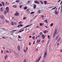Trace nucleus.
I'll use <instances>...</instances> for the list:
<instances>
[{
	"label": "nucleus",
	"mask_w": 62,
	"mask_h": 62,
	"mask_svg": "<svg viewBox=\"0 0 62 62\" xmlns=\"http://www.w3.org/2000/svg\"><path fill=\"white\" fill-rule=\"evenodd\" d=\"M47 53L46 52V51L43 56L44 59H45L46 58V57L47 56Z\"/></svg>",
	"instance_id": "1"
},
{
	"label": "nucleus",
	"mask_w": 62,
	"mask_h": 62,
	"mask_svg": "<svg viewBox=\"0 0 62 62\" xmlns=\"http://www.w3.org/2000/svg\"><path fill=\"white\" fill-rule=\"evenodd\" d=\"M6 9L7 11V12L8 13L9 12V8L8 7H7L6 8Z\"/></svg>",
	"instance_id": "2"
},
{
	"label": "nucleus",
	"mask_w": 62,
	"mask_h": 62,
	"mask_svg": "<svg viewBox=\"0 0 62 62\" xmlns=\"http://www.w3.org/2000/svg\"><path fill=\"white\" fill-rule=\"evenodd\" d=\"M41 56H40L39 58L37 59V61L36 62H39V61L40 60V59H41Z\"/></svg>",
	"instance_id": "3"
},
{
	"label": "nucleus",
	"mask_w": 62,
	"mask_h": 62,
	"mask_svg": "<svg viewBox=\"0 0 62 62\" xmlns=\"http://www.w3.org/2000/svg\"><path fill=\"white\" fill-rule=\"evenodd\" d=\"M34 2L35 3H36V4H39V2L38 1H34Z\"/></svg>",
	"instance_id": "4"
},
{
	"label": "nucleus",
	"mask_w": 62,
	"mask_h": 62,
	"mask_svg": "<svg viewBox=\"0 0 62 62\" xmlns=\"http://www.w3.org/2000/svg\"><path fill=\"white\" fill-rule=\"evenodd\" d=\"M0 10L1 11H4V8L3 7H2L0 8Z\"/></svg>",
	"instance_id": "5"
},
{
	"label": "nucleus",
	"mask_w": 62,
	"mask_h": 62,
	"mask_svg": "<svg viewBox=\"0 0 62 62\" xmlns=\"http://www.w3.org/2000/svg\"><path fill=\"white\" fill-rule=\"evenodd\" d=\"M19 13H16L15 14V16H19Z\"/></svg>",
	"instance_id": "6"
},
{
	"label": "nucleus",
	"mask_w": 62,
	"mask_h": 62,
	"mask_svg": "<svg viewBox=\"0 0 62 62\" xmlns=\"http://www.w3.org/2000/svg\"><path fill=\"white\" fill-rule=\"evenodd\" d=\"M42 39H43L45 38V36L44 35H43L42 36Z\"/></svg>",
	"instance_id": "7"
},
{
	"label": "nucleus",
	"mask_w": 62,
	"mask_h": 62,
	"mask_svg": "<svg viewBox=\"0 0 62 62\" xmlns=\"http://www.w3.org/2000/svg\"><path fill=\"white\" fill-rule=\"evenodd\" d=\"M17 49H18V50H19V51H20V46H17Z\"/></svg>",
	"instance_id": "8"
},
{
	"label": "nucleus",
	"mask_w": 62,
	"mask_h": 62,
	"mask_svg": "<svg viewBox=\"0 0 62 62\" xmlns=\"http://www.w3.org/2000/svg\"><path fill=\"white\" fill-rule=\"evenodd\" d=\"M54 34H56V33H57V30H55V31H54Z\"/></svg>",
	"instance_id": "9"
},
{
	"label": "nucleus",
	"mask_w": 62,
	"mask_h": 62,
	"mask_svg": "<svg viewBox=\"0 0 62 62\" xmlns=\"http://www.w3.org/2000/svg\"><path fill=\"white\" fill-rule=\"evenodd\" d=\"M19 22V24H20V26H23V25L22 24H21V22Z\"/></svg>",
	"instance_id": "10"
},
{
	"label": "nucleus",
	"mask_w": 62,
	"mask_h": 62,
	"mask_svg": "<svg viewBox=\"0 0 62 62\" xmlns=\"http://www.w3.org/2000/svg\"><path fill=\"white\" fill-rule=\"evenodd\" d=\"M27 11L28 13H30V11H29V9H28L27 10Z\"/></svg>",
	"instance_id": "11"
},
{
	"label": "nucleus",
	"mask_w": 62,
	"mask_h": 62,
	"mask_svg": "<svg viewBox=\"0 0 62 62\" xmlns=\"http://www.w3.org/2000/svg\"><path fill=\"white\" fill-rule=\"evenodd\" d=\"M40 41V39H39V40H38L37 42V43H39V42Z\"/></svg>",
	"instance_id": "12"
},
{
	"label": "nucleus",
	"mask_w": 62,
	"mask_h": 62,
	"mask_svg": "<svg viewBox=\"0 0 62 62\" xmlns=\"http://www.w3.org/2000/svg\"><path fill=\"white\" fill-rule=\"evenodd\" d=\"M13 7L14 8H17V6L16 5H13Z\"/></svg>",
	"instance_id": "13"
},
{
	"label": "nucleus",
	"mask_w": 62,
	"mask_h": 62,
	"mask_svg": "<svg viewBox=\"0 0 62 62\" xmlns=\"http://www.w3.org/2000/svg\"><path fill=\"white\" fill-rule=\"evenodd\" d=\"M0 18L1 19H3V18H4V16H0Z\"/></svg>",
	"instance_id": "14"
},
{
	"label": "nucleus",
	"mask_w": 62,
	"mask_h": 62,
	"mask_svg": "<svg viewBox=\"0 0 62 62\" xmlns=\"http://www.w3.org/2000/svg\"><path fill=\"white\" fill-rule=\"evenodd\" d=\"M1 3L2 4L3 6V7H4L5 6V3H4V2H1Z\"/></svg>",
	"instance_id": "15"
},
{
	"label": "nucleus",
	"mask_w": 62,
	"mask_h": 62,
	"mask_svg": "<svg viewBox=\"0 0 62 62\" xmlns=\"http://www.w3.org/2000/svg\"><path fill=\"white\" fill-rule=\"evenodd\" d=\"M40 2L41 3V4H43V2L41 0L40 1Z\"/></svg>",
	"instance_id": "16"
},
{
	"label": "nucleus",
	"mask_w": 62,
	"mask_h": 62,
	"mask_svg": "<svg viewBox=\"0 0 62 62\" xmlns=\"http://www.w3.org/2000/svg\"><path fill=\"white\" fill-rule=\"evenodd\" d=\"M24 31V30L23 29H22L20 31H19V32H22L23 31Z\"/></svg>",
	"instance_id": "17"
},
{
	"label": "nucleus",
	"mask_w": 62,
	"mask_h": 62,
	"mask_svg": "<svg viewBox=\"0 0 62 62\" xmlns=\"http://www.w3.org/2000/svg\"><path fill=\"white\" fill-rule=\"evenodd\" d=\"M46 32H47V31H46V30H44L43 31L44 34H45L46 33Z\"/></svg>",
	"instance_id": "18"
},
{
	"label": "nucleus",
	"mask_w": 62,
	"mask_h": 62,
	"mask_svg": "<svg viewBox=\"0 0 62 62\" xmlns=\"http://www.w3.org/2000/svg\"><path fill=\"white\" fill-rule=\"evenodd\" d=\"M47 1H44V4H47Z\"/></svg>",
	"instance_id": "19"
},
{
	"label": "nucleus",
	"mask_w": 62,
	"mask_h": 62,
	"mask_svg": "<svg viewBox=\"0 0 62 62\" xmlns=\"http://www.w3.org/2000/svg\"><path fill=\"white\" fill-rule=\"evenodd\" d=\"M11 24H12V25H14V23H13V22H12L11 23Z\"/></svg>",
	"instance_id": "20"
},
{
	"label": "nucleus",
	"mask_w": 62,
	"mask_h": 62,
	"mask_svg": "<svg viewBox=\"0 0 62 62\" xmlns=\"http://www.w3.org/2000/svg\"><path fill=\"white\" fill-rule=\"evenodd\" d=\"M54 7V6H51L50 7H49V8H53Z\"/></svg>",
	"instance_id": "21"
},
{
	"label": "nucleus",
	"mask_w": 62,
	"mask_h": 62,
	"mask_svg": "<svg viewBox=\"0 0 62 62\" xmlns=\"http://www.w3.org/2000/svg\"><path fill=\"white\" fill-rule=\"evenodd\" d=\"M58 12L57 11H56V12H55V14H58Z\"/></svg>",
	"instance_id": "22"
},
{
	"label": "nucleus",
	"mask_w": 62,
	"mask_h": 62,
	"mask_svg": "<svg viewBox=\"0 0 62 62\" xmlns=\"http://www.w3.org/2000/svg\"><path fill=\"white\" fill-rule=\"evenodd\" d=\"M60 39H61V37H60L58 39V41H59L60 40Z\"/></svg>",
	"instance_id": "23"
},
{
	"label": "nucleus",
	"mask_w": 62,
	"mask_h": 62,
	"mask_svg": "<svg viewBox=\"0 0 62 62\" xmlns=\"http://www.w3.org/2000/svg\"><path fill=\"white\" fill-rule=\"evenodd\" d=\"M56 8V7H55L54 8H53L51 10H53V9H54Z\"/></svg>",
	"instance_id": "24"
},
{
	"label": "nucleus",
	"mask_w": 62,
	"mask_h": 62,
	"mask_svg": "<svg viewBox=\"0 0 62 62\" xmlns=\"http://www.w3.org/2000/svg\"><path fill=\"white\" fill-rule=\"evenodd\" d=\"M43 33H42V32H41L40 33V35H42Z\"/></svg>",
	"instance_id": "25"
},
{
	"label": "nucleus",
	"mask_w": 62,
	"mask_h": 62,
	"mask_svg": "<svg viewBox=\"0 0 62 62\" xmlns=\"http://www.w3.org/2000/svg\"><path fill=\"white\" fill-rule=\"evenodd\" d=\"M38 13H40V10L39 9H38Z\"/></svg>",
	"instance_id": "26"
},
{
	"label": "nucleus",
	"mask_w": 62,
	"mask_h": 62,
	"mask_svg": "<svg viewBox=\"0 0 62 62\" xmlns=\"http://www.w3.org/2000/svg\"><path fill=\"white\" fill-rule=\"evenodd\" d=\"M23 8L24 9H27V7H24Z\"/></svg>",
	"instance_id": "27"
},
{
	"label": "nucleus",
	"mask_w": 62,
	"mask_h": 62,
	"mask_svg": "<svg viewBox=\"0 0 62 62\" xmlns=\"http://www.w3.org/2000/svg\"><path fill=\"white\" fill-rule=\"evenodd\" d=\"M34 8H36V5H35L34 6V7H33Z\"/></svg>",
	"instance_id": "28"
},
{
	"label": "nucleus",
	"mask_w": 62,
	"mask_h": 62,
	"mask_svg": "<svg viewBox=\"0 0 62 62\" xmlns=\"http://www.w3.org/2000/svg\"><path fill=\"white\" fill-rule=\"evenodd\" d=\"M23 51L25 52V53H26V52H27V50H24V49L23 50Z\"/></svg>",
	"instance_id": "29"
},
{
	"label": "nucleus",
	"mask_w": 62,
	"mask_h": 62,
	"mask_svg": "<svg viewBox=\"0 0 62 62\" xmlns=\"http://www.w3.org/2000/svg\"><path fill=\"white\" fill-rule=\"evenodd\" d=\"M39 25H40V26H42V25H43V24H42V23H39Z\"/></svg>",
	"instance_id": "30"
},
{
	"label": "nucleus",
	"mask_w": 62,
	"mask_h": 62,
	"mask_svg": "<svg viewBox=\"0 0 62 62\" xmlns=\"http://www.w3.org/2000/svg\"><path fill=\"white\" fill-rule=\"evenodd\" d=\"M7 58V55H6L5 58V59H6Z\"/></svg>",
	"instance_id": "31"
},
{
	"label": "nucleus",
	"mask_w": 62,
	"mask_h": 62,
	"mask_svg": "<svg viewBox=\"0 0 62 62\" xmlns=\"http://www.w3.org/2000/svg\"><path fill=\"white\" fill-rule=\"evenodd\" d=\"M4 14H7V13H6V11H4Z\"/></svg>",
	"instance_id": "32"
},
{
	"label": "nucleus",
	"mask_w": 62,
	"mask_h": 62,
	"mask_svg": "<svg viewBox=\"0 0 62 62\" xmlns=\"http://www.w3.org/2000/svg\"><path fill=\"white\" fill-rule=\"evenodd\" d=\"M35 52H36L37 51H38V49L36 48L35 50Z\"/></svg>",
	"instance_id": "33"
},
{
	"label": "nucleus",
	"mask_w": 62,
	"mask_h": 62,
	"mask_svg": "<svg viewBox=\"0 0 62 62\" xmlns=\"http://www.w3.org/2000/svg\"><path fill=\"white\" fill-rule=\"evenodd\" d=\"M53 24H53V23H52L50 24V26H53Z\"/></svg>",
	"instance_id": "34"
},
{
	"label": "nucleus",
	"mask_w": 62,
	"mask_h": 62,
	"mask_svg": "<svg viewBox=\"0 0 62 62\" xmlns=\"http://www.w3.org/2000/svg\"><path fill=\"white\" fill-rule=\"evenodd\" d=\"M48 39H50V36L48 35Z\"/></svg>",
	"instance_id": "35"
},
{
	"label": "nucleus",
	"mask_w": 62,
	"mask_h": 62,
	"mask_svg": "<svg viewBox=\"0 0 62 62\" xmlns=\"http://www.w3.org/2000/svg\"><path fill=\"white\" fill-rule=\"evenodd\" d=\"M16 3H19V0H16Z\"/></svg>",
	"instance_id": "36"
},
{
	"label": "nucleus",
	"mask_w": 62,
	"mask_h": 62,
	"mask_svg": "<svg viewBox=\"0 0 62 62\" xmlns=\"http://www.w3.org/2000/svg\"><path fill=\"white\" fill-rule=\"evenodd\" d=\"M23 62H26V61L25 59H24L23 60Z\"/></svg>",
	"instance_id": "37"
},
{
	"label": "nucleus",
	"mask_w": 62,
	"mask_h": 62,
	"mask_svg": "<svg viewBox=\"0 0 62 62\" xmlns=\"http://www.w3.org/2000/svg\"><path fill=\"white\" fill-rule=\"evenodd\" d=\"M5 4L6 5H7V4H8V2H6L5 3Z\"/></svg>",
	"instance_id": "38"
},
{
	"label": "nucleus",
	"mask_w": 62,
	"mask_h": 62,
	"mask_svg": "<svg viewBox=\"0 0 62 62\" xmlns=\"http://www.w3.org/2000/svg\"><path fill=\"white\" fill-rule=\"evenodd\" d=\"M58 36H57L56 37V40H57V39H58Z\"/></svg>",
	"instance_id": "39"
},
{
	"label": "nucleus",
	"mask_w": 62,
	"mask_h": 62,
	"mask_svg": "<svg viewBox=\"0 0 62 62\" xmlns=\"http://www.w3.org/2000/svg\"><path fill=\"white\" fill-rule=\"evenodd\" d=\"M18 38L19 39H20V38H21V36H20L19 35H18Z\"/></svg>",
	"instance_id": "40"
},
{
	"label": "nucleus",
	"mask_w": 62,
	"mask_h": 62,
	"mask_svg": "<svg viewBox=\"0 0 62 62\" xmlns=\"http://www.w3.org/2000/svg\"><path fill=\"white\" fill-rule=\"evenodd\" d=\"M17 31V30H15L13 31H11V32H14V31Z\"/></svg>",
	"instance_id": "41"
},
{
	"label": "nucleus",
	"mask_w": 62,
	"mask_h": 62,
	"mask_svg": "<svg viewBox=\"0 0 62 62\" xmlns=\"http://www.w3.org/2000/svg\"><path fill=\"white\" fill-rule=\"evenodd\" d=\"M22 5H21L20 6L19 8H22Z\"/></svg>",
	"instance_id": "42"
},
{
	"label": "nucleus",
	"mask_w": 62,
	"mask_h": 62,
	"mask_svg": "<svg viewBox=\"0 0 62 62\" xmlns=\"http://www.w3.org/2000/svg\"><path fill=\"white\" fill-rule=\"evenodd\" d=\"M13 20H14V21H17V20L15 19L14 18Z\"/></svg>",
	"instance_id": "43"
},
{
	"label": "nucleus",
	"mask_w": 62,
	"mask_h": 62,
	"mask_svg": "<svg viewBox=\"0 0 62 62\" xmlns=\"http://www.w3.org/2000/svg\"><path fill=\"white\" fill-rule=\"evenodd\" d=\"M55 34H54V37H55Z\"/></svg>",
	"instance_id": "44"
},
{
	"label": "nucleus",
	"mask_w": 62,
	"mask_h": 62,
	"mask_svg": "<svg viewBox=\"0 0 62 62\" xmlns=\"http://www.w3.org/2000/svg\"><path fill=\"white\" fill-rule=\"evenodd\" d=\"M32 39H35V37H34V36H33L32 37Z\"/></svg>",
	"instance_id": "45"
},
{
	"label": "nucleus",
	"mask_w": 62,
	"mask_h": 62,
	"mask_svg": "<svg viewBox=\"0 0 62 62\" xmlns=\"http://www.w3.org/2000/svg\"><path fill=\"white\" fill-rule=\"evenodd\" d=\"M41 17L42 18H43V17H44V16H43L42 15L41 16Z\"/></svg>",
	"instance_id": "46"
},
{
	"label": "nucleus",
	"mask_w": 62,
	"mask_h": 62,
	"mask_svg": "<svg viewBox=\"0 0 62 62\" xmlns=\"http://www.w3.org/2000/svg\"><path fill=\"white\" fill-rule=\"evenodd\" d=\"M45 22H47V20H46L45 21Z\"/></svg>",
	"instance_id": "47"
},
{
	"label": "nucleus",
	"mask_w": 62,
	"mask_h": 62,
	"mask_svg": "<svg viewBox=\"0 0 62 62\" xmlns=\"http://www.w3.org/2000/svg\"><path fill=\"white\" fill-rule=\"evenodd\" d=\"M23 20H24L25 19H26V17H24V18H23Z\"/></svg>",
	"instance_id": "48"
},
{
	"label": "nucleus",
	"mask_w": 62,
	"mask_h": 62,
	"mask_svg": "<svg viewBox=\"0 0 62 62\" xmlns=\"http://www.w3.org/2000/svg\"><path fill=\"white\" fill-rule=\"evenodd\" d=\"M34 13V12H32L31 13V14H33V13Z\"/></svg>",
	"instance_id": "49"
},
{
	"label": "nucleus",
	"mask_w": 62,
	"mask_h": 62,
	"mask_svg": "<svg viewBox=\"0 0 62 62\" xmlns=\"http://www.w3.org/2000/svg\"><path fill=\"white\" fill-rule=\"evenodd\" d=\"M15 55H17V53H15Z\"/></svg>",
	"instance_id": "50"
},
{
	"label": "nucleus",
	"mask_w": 62,
	"mask_h": 62,
	"mask_svg": "<svg viewBox=\"0 0 62 62\" xmlns=\"http://www.w3.org/2000/svg\"><path fill=\"white\" fill-rule=\"evenodd\" d=\"M26 50L27 51V50H28V48H27V47H26Z\"/></svg>",
	"instance_id": "51"
},
{
	"label": "nucleus",
	"mask_w": 62,
	"mask_h": 62,
	"mask_svg": "<svg viewBox=\"0 0 62 62\" xmlns=\"http://www.w3.org/2000/svg\"><path fill=\"white\" fill-rule=\"evenodd\" d=\"M35 34V33L34 32L33 33V35H34Z\"/></svg>",
	"instance_id": "52"
},
{
	"label": "nucleus",
	"mask_w": 62,
	"mask_h": 62,
	"mask_svg": "<svg viewBox=\"0 0 62 62\" xmlns=\"http://www.w3.org/2000/svg\"><path fill=\"white\" fill-rule=\"evenodd\" d=\"M44 40H43L41 42H42V43H43V42H44Z\"/></svg>",
	"instance_id": "53"
},
{
	"label": "nucleus",
	"mask_w": 62,
	"mask_h": 62,
	"mask_svg": "<svg viewBox=\"0 0 62 62\" xmlns=\"http://www.w3.org/2000/svg\"><path fill=\"white\" fill-rule=\"evenodd\" d=\"M20 26V25H18L17 26V27H19Z\"/></svg>",
	"instance_id": "54"
},
{
	"label": "nucleus",
	"mask_w": 62,
	"mask_h": 62,
	"mask_svg": "<svg viewBox=\"0 0 62 62\" xmlns=\"http://www.w3.org/2000/svg\"><path fill=\"white\" fill-rule=\"evenodd\" d=\"M30 26V25H27V26H26V27H29V26Z\"/></svg>",
	"instance_id": "55"
},
{
	"label": "nucleus",
	"mask_w": 62,
	"mask_h": 62,
	"mask_svg": "<svg viewBox=\"0 0 62 62\" xmlns=\"http://www.w3.org/2000/svg\"><path fill=\"white\" fill-rule=\"evenodd\" d=\"M38 36H36V39H37V38H38Z\"/></svg>",
	"instance_id": "56"
},
{
	"label": "nucleus",
	"mask_w": 62,
	"mask_h": 62,
	"mask_svg": "<svg viewBox=\"0 0 62 62\" xmlns=\"http://www.w3.org/2000/svg\"><path fill=\"white\" fill-rule=\"evenodd\" d=\"M6 52L7 53H8L9 52L7 50H6Z\"/></svg>",
	"instance_id": "57"
},
{
	"label": "nucleus",
	"mask_w": 62,
	"mask_h": 62,
	"mask_svg": "<svg viewBox=\"0 0 62 62\" xmlns=\"http://www.w3.org/2000/svg\"><path fill=\"white\" fill-rule=\"evenodd\" d=\"M2 38L3 39H5L6 38H5L4 37H2Z\"/></svg>",
	"instance_id": "58"
},
{
	"label": "nucleus",
	"mask_w": 62,
	"mask_h": 62,
	"mask_svg": "<svg viewBox=\"0 0 62 62\" xmlns=\"http://www.w3.org/2000/svg\"><path fill=\"white\" fill-rule=\"evenodd\" d=\"M0 6H2V5L1 4H0Z\"/></svg>",
	"instance_id": "59"
},
{
	"label": "nucleus",
	"mask_w": 62,
	"mask_h": 62,
	"mask_svg": "<svg viewBox=\"0 0 62 62\" xmlns=\"http://www.w3.org/2000/svg\"><path fill=\"white\" fill-rule=\"evenodd\" d=\"M60 7H59L58 8V9L59 10V9H60Z\"/></svg>",
	"instance_id": "60"
},
{
	"label": "nucleus",
	"mask_w": 62,
	"mask_h": 62,
	"mask_svg": "<svg viewBox=\"0 0 62 62\" xmlns=\"http://www.w3.org/2000/svg\"><path fill=\"white\" fill-rule=\"evenodd\" d=\"M62 0L61 1V2L60 5H61V4H62Z\"/></svg>",
	"instance_id": "61"
},
{
	"label": "nucleus",
	"mask_w": 62,
	"mask_h": 62,
	"mask_svg": "<svg viewBox=\"0 0 62 62\" xmlns=\"http://www.w3.org/2000/svg\"><path fill=\"white\" fill-rule=\"evenodd\" d=\"M14 23L15 24H17V23H16V22H15Z\"/></svg>",
	"instance_id": "62"
},
{
	"label": "nucleus",
	"mask_w": 62,
	"mask_h": 62,
	"mask_svg": "<svg viewBox=\"0 0 62 62\" xmlns=\"http://www.w3.org/2000/svg\"><path fill=\"white\" fill-rule=\"evenodd\" d=\"M31 45V43H30V42H29V45Z\"/></svg>",
	"instance_id": "63"
},
{
	"label": "nucleus",
	"mask_w": 62,
	"mask_h": 62,
	"mask_svg": "<svg viewBox=\"0 0 62 62\" xmlns=\"http://www.w3.org/2000/svg\"><path fill=\"white\" fill-rule=\"evenodd\" d=\"M45 61L44 60L43 61H42L41 62H44Z\"/></svg>",
	"instance_id": "64"
}]
</instances>
